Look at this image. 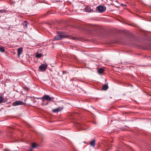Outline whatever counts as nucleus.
Masks as SVG:
<instances>
[{"label":"nucleus","instance_id":"1","mask_svg":"<svg viewBox=\"0 0 151 151\" xmlns=\"http://www.w3.org/2000/svg\"><path fill=\"white\" fill-rule=\"evenodd\" d=\"M67 37V35L64 32H58V35H56L55 37L54 40H60L63 38Z\"/></svg>","mask_w":151,"mask_h":151},{"label":"nucleus","instance_id":"2","mask_svg":"<svg viewBox=\"0 0 151 151\" xmlns=\"http://www.w3.org/2000/svg\"><path fill=\"white\" fill-rule=\"evenodd\" d=\"M35 99H42V102H44V99L46 100L49 101H50L51 100H53L54 99V98L53 97H51L48 95H45L42 97H36L35 98Z\"/></svg>","mask_w":151,"mask_h":151},{"label":"nucleus","instance_id":"3","mask_svg":"<svg viewBox=\"0 0 151 151\" xmlns=\"http://www.w3.org/2000/svg\"><path fill=\"white\" fill-rule=\"evenodd\" d=\"M47 66V64H42L39 67V69L42 71H44L46 69Z\"/></svg>","mask_w":151,"mask_h":151},{"label":"nucleus","instance_id":"4","mask_svg":"<svg viewBox=\"0 0 151 151\" xmlns=\"http://www.w3.org/2000/svg\"><path fill=\"white\" fill-rule=\"evenodd\" d=\"M76 126L79 128L81 130H85L86 129V128H84L85 127V125L82 124L78 123L76 125Z\"/></svg>","mask_w":151,"mask_h":151},{"label":"nucleus","instance_id":"5","mask_svg":"<svg viewBox=\"0 0 151 151\" xmlns=\"http://www.w3.org/2000/svg\"><path fill=\"white\" fill-rule=\"evenodd\" d=\"M24 103L21 101H17L13 103V105L14 106H17L20 105H23Z\"/></svg>","mask_w":151,"mask_h":151},{"label":"nucleus","instance_id":"6","mask_svg":"<svg viewBox=\"0 0 151 151\" xmlns=\"http://www.w3.org/2000/svg\"><path fill=\"white\" fill-rule=\"evenodd\" d=\"M97 9L99 12L100 13H102L105 10L104 7L101 6H98L97 7Z\"/></svg>","mask_w":151,"mask_h":151},{"label":"nucleus","instance_id":"7","mask_svg":"<svg viewBox=\"0 0 151 151\" xmlns=\"http://www.w3.org/2000/svg\"><path fill=\"white\" fill-rule=\"evenodd\" d=\"M85 11L88 12H93V10L91 9V7L89 6H86L85 8Z\"/></svg>","mask_w":151,"mask_h":151},{"label":"nucleus","instance_id":"8","mask_svg":"<svg viewBox=\"0 0 151 151\" xmlns=\"http://www.w3.org/2000/svg\"><path fill=\"white\" fill-rule=\"evenodd\" d=\"M23 51V49L22 47L19 48L17 49V55L19 56L22 54Z\"/></svg>","mask_w":151,"mask_h":151},{"label":"nucleus","instance_id":"9","mask_svg":"<svg viewBox=\"0 0 151 151\" xmlns=\"http://www.w3.org/2000/svg\"><path fill=\"white\" fill-rule=\"evenodd\" d=\"M95 141L94 139H93L90 142V145L93 147H95Z\"/></svg>","mask_w":151,"mask_h":151},{"label":"nucleus","instance_id":"10","mask_svg":"<svg viewBox=\"0 0 151 151\" xmlns=\"http://www.w3.org/2000/svg\"><path fill=\"white\" fill-rule=\"evenodd\" d=\"M88 27L92 28H99L100 27L98 26L93 25H89Z\"/></svg>","mask_w":151,"mask_h":151},{"label":"nucleus","instance_id":"11","mask_svg":"<svg viewBox=\"0 0 151 151\" xmlns=\"http://www.w3.org/2000/svg\"><path fill=\"white\" fill-rule=\"evenodd\" d=\"M61 109H61L60 108H58L56 109H53L52 110V111L55 113H56L61 111Z\"/></svg>","mask_w":151,"mask_h":151},{"label":"nucleus","instance_id":"12","mask_svg":"<svg viewBox=\"0 0 151 151\" xmlns=\"http://www.w3.org/2000/svg\"><path fill=\"white\" fill-rule=\"evenodd\" d=\"M108 86L105 84L103 85L102 88L104 90H106L108 89Z\"/></svg>","mask_w":151,"mask_h":151},{"label":"nucleus","instance_id":"13","mask_svg":"<svg viewBox=\"0 0 151 151\" xmlns=\"http://www.w3.org/2000/svg\"><path fill=\"white\" fill-rule=\"evenodd\" d=\"M104 71V69L103 68H100L99 69L98 72L100 74H102L103 73Z\"/></svg>","mask_w":151,"mask_h":151},{"label":"nucleus","instance_id":"14","mask_svg":"<svg viewBox=\"0 0 151 151\" xmlns=\"http://www.w3.org/2000/svg\"><path fill=\"white\" fill-rule=\"evenodd\" d=\"M28 24V23L26 21H24V22L23 24V25H24V28L27 27V25Z\"/></svg>","mask_w":151,"mask_h":151},{"label":"nucleus","instance_id":"15","mask_svg":"<svg viewBox=\"0 0 151 151\" xmlns=\"http://www.w3.org/2000/svg\"><path fill=\"white\" fill-rule=\"evenodd\" d=\"M42 55L41 53H38L36 55V58H39L42 56Z\"/></svg>","mask_w":151,"mask_h":151},{"label":"nucleus","instance_id":"16","mask_svg":"<svg viewBox=\"0 0 151 151\" xmlns=\"http://www.w3.org/2000/svg\"><path fill=\"white\" fill-rule=\"evenodd\" d=\"M32 147L33 148H35L37 147V145L35 143H33L32 145Z\"/></svg>","mask_w":151,"mask_h":151},{"label":"nucleus","instance_id":"17","mask_svg":"<svg viewBox=\"0 0 151 151\" xmlns=\"http://www.w3.org/2000/svg\"><path fill=\"white\" fill-rule=\"evenodd\" d=\"M0 51L2 52H4L5 51V49L3 47H0Z\"/></svg>","mask_w":151,"mask_h":151},{"label":"nucleus","instance_id":"18","mask_svg":"<svg viewBox=\"0 0 151 151\" xmlns=\"http://www.w3.org/2000/svg\"><path fill=\"white\" fill-rule=\"evenodd\" d=\"M3 100V98L1 97L0 96V103H1L2 102Z\"/></svg>","mask_w":151,"mask_h":151},{"label":"nucleus","instance_id":"19","mask_svg":"<svg viewBox=\"0 0 151 151\" xmlns=\"http://www.w3.org/2000/svg\"><path fill=\"white\" fill-rule=\"evenodd\" d=\"M120 5L122 6H127L126 5L123 4H120Z\"/></svg>","mask_w":151,"mask_h":151},{"label":"nucleus","instance_id":"20","mask_svg":"<svg viewBox=\"0 0 151 151\" xmlns=\"http://www.w3.org/2000/svg\"><path fill=\"white\" fill-rule=\"evenodd\" d=\"M30 151H31L32 150V148H30Z\"/></svg>","mask_w":151,"mask_h":151},{"label":"nucleus","instance_id":"21","mask_svg":"<svg viewBox=\"0 0 151 151\" xmlns=\"http://www.w3.org/2000/svg\"><path fill=\"white\" fill-rule=\"evenodd\" d=\"M134 27H137V26H135Z\"/></svg>","mask_w":151,"mask_h":151},{"label":"nucleus","instance_id":"22","mask_svg":"<svg viewBox=\"0 0 151 151\" xmlns=\"http://www.w3.org/2000/svg\"><path fill=\"white\" fill-rule=\"evenodd\" d=\"M25 88V89H26H26H27V87H25V88Z\"/></svg>","mask_w":151,"mask_h":151},{"label":"nucleus","instance_id":"23","mask_svg":"<svg viewBox=\"0 0 151 151\" xmlns=\"http://www.w3.org/2000/svg\"><path fill=\"white\" fill-rule=\"evenodd\" d=\"M2 132L1 131H0V133H1Z\"/></svg>","mask_w":151,"mask_h":151},{"label":"nucleus","instance_id":"24","mask_svg":"<svg viewBox=\"0 0 151 151\" xmlns=\"http://www.w3.org/2000/svg\"><path fill=\"white\" fill-rule=\"evenodd\" d=\"M47 103H47L45 105H47Z\"/></svg>","mask_w":151,"mask_h":151}]
</instances>
